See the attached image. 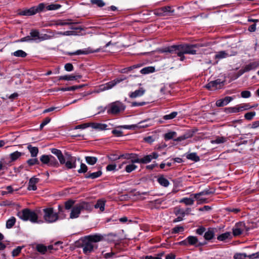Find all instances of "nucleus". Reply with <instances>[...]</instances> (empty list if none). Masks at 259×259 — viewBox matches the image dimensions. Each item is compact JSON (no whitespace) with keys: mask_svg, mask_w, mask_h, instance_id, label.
<instances>
[{"mask_svg":"<svg viewBox=\"0 0 259 259\" xmlns=\"http://www.w3.org/2000/svg\"><path fill=\"white\" fill-rule=\"evenodd\" d=\"M163 52L176 54L178 56L180 57V60L183 61L185 58L184 54H194V46L189 45H174L166 48Z\"/></svg>","mask_w":259,"mask_h":259,"instance_id":"nucleus-1","label":"nucleus"},{"mask_svg":"<svg viewBox=\"0 0 259 259\" xmlns=\"http://www.w3.org/2000/svg\"><path fill=\"white\" fill-rule=\"evenodd\" d=\"M17 215L20 219L25 221H29L31 223L38 224L42 223V221L38 220L37 212L29 209H24L18 212Z\"/></svg>","mask_w":259,"mask_h":259,"instance_id":"nucleus-2","label":"nucleus"},{"mask_svg":"<svg viewBox=\"0 0 259 259\" xmlns=\"http://www.w3.org/2000/svg\"><path fill=\"white\" fill-rule=\"evenodd\" d=\"M92 208V205L89 202H81L76 204L71 209L70 218L72 219H76L79 217L81 211L85 210L90 211Z\"/></svg>","mask_w":259,"mask_h":259,"instance_id":"nucleus-3","label":"nucleus"},{"mask_svg":"<svg viewBox=\"0 0 259 259\" xmlns=\"http://www.w3.org/2000/svg\"><path fill=\"white\" fill-rule=\"evenodd\" d=\"M46 33H40L37 29H32L30 32L32 41L40 42L50 39L55 36L54 33L50 30H46Z\"/></svg>","mask_w":259,"mask_h":259,"instance_id":"nucleus-4","label":"nucleus"},{"mask_svg":"<svg viewBox=\"0 0 259 259\" xmlns=\"http://www.w3.org/2000/svg\"><path fill=\"white\" fill-rule=\"evenodd\" d=\"M42 211L44 221L47 223H54L59 219L58 213L54 211L52 207L45 208Z\"/></svg>","mask_w":259,"mask_h":259,"instance_id":"nucleus-5","label":"nucleus"},{"mask_svg":"<svg viewBox=\"0 0 259 259\" xmlns=\"http://www.w3.org/2000/svg\"><path fill=\"white\" fill-rule=\"evenodd\" d=\"M106 109L108 114L117 115L125 110V106L122 102L117 101L109 104Z\"/></svg>","mask_w":259,"mask_h":259,"instance_id":"nucleus-6","label":"nucleus"},{"mask_svg":"<svg viewBox=\"0 0 259 259\" xmlns=\"http://www.w3.org/2000/svg\"><path fill=\"white\" fill-rule=\"evenodd\" d=\"M125 79V77H119L115 78V79L111 80L105 84L100 85L97 89L94 91V93H99L111 89L115 87L117 84L121 82Z\"/></svg>","mask_w":259,"mask_h":259,"instance_id":"nucleus-7","label":"nucleus"},{"mask_svg":"<svg viewBox=\"0 0 259 259\" xmlns=\"http://www.w3.org/2000/svg\"><path fill=\"white\" fill-rule=\"evenodd\" d=\"M189 212L190 209L188 208H182L179 207H176L174 209V213L177 218L174 220L173 222L177 223L182 221L185 215L188 214Z\"/></svg>","mask_w":259,"mask_h":259,"instance_id":"nucleus-8","label":"nucleus"},{"mask_svg":"<svg viewBox=\"0 0 259 259\" xmlns=\"http://www.w3.org/2000/svg\"><path fill=\"white\" fill-rule=\"evenodd\" d=\"M81 247L82 248L83 253L86 254L93 251L94 248H97V246L96 244H94L93 242H91L85 237L84 239Z\"/></svg>","mask_w":259,"mask_h":259,"instance_id":"nucleus-9","label":"nucleus"},{"mask_svg":"<svg viewBox=\"0 0 259 259\" xmlns=\"http://www.w3.org/2000/svg\"><path fill=\"white\" fill-rule=\"evenodd\" d=\"M211 193L209 190H204L200 193L195 194V200L198 204L207 203L208 202V200L206 196Z\"/></svg>","mask_w":259,"mask_h":259,"instance_id":"nucleus-10","label":"nucleus"},{"mask_svg":"<svg viewBox=\"0 0 259 259\" xmlns=\"http://www.w3.org/2000/svg\"><path fill=\"white\" fill-rule=\"evenodd\" d=\"M174 12L170 6H165L155 10L154 14L159 16H165L169 15L170 13Z\"/></svg>","mask_w":259,"mask_h":259,"instance_id":"nucleus-11","label":"nucleus"},{"mask_svg":"<svg viewBox=\"0 0 259 259\" xmlns=\"http://www.w3.org/2000/svg\"><path fill=\"white\" fill-rule=\"evenodd\" d=\"M245 224L243 222H240L236 224L235 227L233 229V234L235 236L241 235L245 230Z\"/></svg>","mask_w":259,"mask_h":259,"instance_id":"nucleus-12","label":"nucleus"},{"mask_svg":"<svg viewBox=\"0 0 259 259\" xmlns=\"http://www.w3.org/2000/svg\"><path fill=\"white\" fill-rule=\"evenodd\" d=\"M224 85L223 82L220 79H217L209 82L206 87L211 90H215L221 88Z\"/></svg>","mask_w":259,"mask_h":259,"instance_id":"nucleus-13","label":"nucleus"},{"mask_svg":"<svg viewBox=\"0 0 259 259\" xmlns=\"http://www.w3.org/2000/svg\"><path fill=\"white\" fill-rule=\"evenodd\" d=\"M158 157V154L156 152H152L149 155H146L143 158H140V163H149L153 159H156Z\"/></svg>","mask_w":259,"mask_h":259,"instance_id":"nucleus-14","label":"nucleus"},{"mask_svg":"<svg viewBox=\"0 0 259 259\" xmlns=\"http://www.w3.org/2000/svg\"><path fill=\"white\" fill-rule=\"evenodd\" d=\"M234 98L233 97L227 96L223 99L217 100L216 101L215 105L217 107H223L227 105Z\"/></svg>","mask_w":259,"mask_h":259,"instance_id":"nucleus-15","label":"nucleus"},{"mask_svg":"<svg viewBox=\"0 0 259 259\" xmlns=\"http://www.w3.org/2000/svg\"><path fill=\"white\" fill-rule=\"evenodd\" d=\"M235 55V54H229L228 53H227L225 51H222L217 52L214 58L215 60H217V63H218L220 60H221V59H223L224 58H226L227 57H229L232 55Z\"/></svg>","mask_w":259,"mask_h":259,"instance_id":"nucleus-16","label":"nucleus"},{"mask_svg":"<svg viewBox=\"0 0 259 259\" xmlns=\"http://www.w3.org/2000/svg\"><path fill=\"white\" fill-rule=\"evenodd\" d=\"M39 179L38 178L35 177L31 178L29 181L28 190L35 191L37 189V187L36 186V184L38 183Z\"/></svg>","mask_w":259,"mask_h":259,"instance_id":"nucleus-17","label":"nucleus"},{"mask_svg":"<svg viewBox=\"0 0 259 259\" xmlns=\"http://www.w3.org/2000/svg\"><path fill=\"white\" fill-rule=\"evenodd\" d=\"M259 66V61L250 62L243 67L247 72L256 69Z\"/></svg>","mask_w":259,"mask_h":259,"instance_id":"nucleus-18","label":"nucleus"},{"mask_svg":"<svg viewBox=\"0 0 259 259\" xmlns=\"http://www.w3.org/2000/svg\"><path fill=\"white\" fill-rule=\"evenodd\" d=\"M145 93V90L141 88L134 92H131L129 94L131 98H136L142 96Z\"/></svg>","mask_w":259,"mask_h":259,"instance_id":"nucleus-19","label":"nucleus"},{"mask_svg":"<svg viewBox=\"0 0 259 259\" xmlns=\"http://www.w3.org/2000/svg\"><path fill=\"white\" fill-rule=\"evenodd\" d=\"M178 244L180 245H192L194 244V236H190L184 240L177 243Z\"/></svg>","mask_w":259,"mask_h":259,"instance_id":"nucleus-20","label":"nucleus"},{"mask_svg":"<svg viewBox=\"0 0 259 259\" xmlns=\"http://www.w3.org/2000/svg\"><path fill=\"white\" fill-rule=\"evenodd\" d=\"M35 7H32L28 9H26L21 11L19 13L20 15L23 16H32L37 13Z\"/></svg>","mask_w":259,"mask_h":259,"instance_id":"nucleus-21","label":"nucleus"},{"mask_svg":"<svg viewBox=\"0 0 259 259\" xmlns=\"http://www.w3.org/2000/svg\"><path fill=\"white\" fill-rule=\"evenodd\" d=\"M35 7H32L28 9H26L21 11L19 13L20 15L23 16H32L37 13Z\"/></svg>","mask_w":259,"mask_h":259,"instance_id":"nucleus-22","label":"nucleus"},{"mask_svg":"<svg viewBox=\"0 0 259 259\" xmlns=\"http://www.w3.org/2000/svg\"><path fill=\"white\" fill-rule=\"evenodd\" d=\"M87 239H88L91 242H93L94 244L95 243L99 242L101 241L103 239V236L99 234H95L94 235H90L85 237Z\"/></svg>","mask_w":259,"mask_h":259,"instance_id":"nucleus-23","label":"nucleus"},{"mask_svg":"<svg viewBox=\"0 0 259 259\" xmlns=\"http://www.w3.org/2000/svg\"><path fill=\"white\" fill-rule=\"evenodd\" d=\"M66 167L68 169L74 168L76 167V158L75 157L70 156L68 160L64 163Z\"/></svg>","mask_w":259,"mask_h":259,"instance_id":"nucleus-24","label":"nucleus"},{"mask_svg":"<svg viewBox=\"0 0 259 259\" xmlns=\"http://www.w3.org/2000/svg\"><path fill=\"white\" fill-rule=\"evenodd\" d=\"M81 75H62L59 77V80H77L78 79H80L81 78Z\"/></svg>","mask_w":259,"mask_h":259,"instance_id":"nucleus-25","label":"nucleus"},{"mask_svg":"<svg viewBox=\"0 0 259 259\" xmlns=\"http://www.w3.org/2000/svg\"><path fill=\"white\" fill-rule=\"evenodd\" d=\"M214 236V229L212 228H208L204 235V238L206 240H211Z\"/></svg>","mask_w":259,"mask_h":259,"instance_id":"nucleus-26","label":"nucleus"},{"mask_svg":"<svg viewBox=\"0 0 259 259\" xmlns=\"http://www.w3.org/2000/svg\"><path fill=\"white\" fill-rule=\"evenodd\" d=\"M91 53L88 49H85L84 50H78L75 52H69L68 55L70 56L72 55H87Z\"/></svg>","mask_w":259,"mask_h":259,"instance_id":"nucleus-27","label":"nucleus"},{"mask_svg":"<svg viewBox=\"0 0 259 259\" xmlns=\"http://www.w3.org/2000/svg\"><path fill=\"white\" fill-rule=\"evenodd\" d=\"M157 182L160 185L165 187H168L169 185L168 180L163 176H159L157 179Z\"/></svg>","mask_w":259,"mask_h":259,"instance_id":"nucleus-28","label":"nucleus"},{"mask_svg":"<svg viewBox=\"0 0 259 259\" xmlns=\"http://www.w3.org/2000/svg\"><path fill=\"white\" fill-rule=\"evenodd\" d=\"M112 156V155L108 156L109 159L111 161L116 160L120 158H124L125 159L130 160L131 153L123 154L119 155V156H116L115 158H112L111 157Z\"/></svg>","mask_w":259,"mask_h":259,"instance_id":"nucleus-29","label":"nucleus"},{"mask_svg":"<svg viewBox=\"0 0 259 259\" xmlns=\"http://www.w3.org/2000/svg\"><path fill=\"white\" fill-rule=\"evenodd\" d=\"M227 138L224 137H217L214 139L211 140L210 142L213 144H220L226 142Z\"/></svg>","mask_w":259,"mask_h":259,"instance_id":"nucleus-30","label":"nucleus"},{"mask_svg":"<svg viewBox=\"0 0 259 259\" xmlns=\"http://www.w3.org/2000/svg\"><path fill=\"white\" fill-rule=\"evenodd\" d=\"M27 149L30 153L31 156L36 157L38 153V149L36 147H33L31 145H28Z\"/></svg>","mask_w":259,"mask_h":259,"instance_id":"nucleus-31","label":"nucleus"},{"mask_svg":"<svg viewBox=\"0 0 259 259\" xmlns=\"http://www.w3.org/2000/svg\"><path fill=\"white\" fill-rule=\"evenodd\" d=\"M91 126L92 128L98 130H105L107 127L106 124L101 123H92Z\"/></svg>","mask_w":259,"mask_h":259,"instance_id":"nucleus-32","label":"nucleus"},{"mask_svg":"<svg viewBox=\"0 0 259 259\" xmlns=\"http://www.w3.org/2000/svg\"><path fill=\"white\" fill-rule=\"evenodd\" d=\"M232 235L231 233L229 232H226L219 235L217 237L218 240L221 241H225L228 239H231Z\"/></svg>","mask_w":259,"mask_h":259,"instance_id":"nucleus-33","label":"nucleus"},{"mask_svg":"<svg viewBox=\"0 0 259 259\" xmlns=\"http://www.w3.org/2000/svg\"><path fill=\"white\" fill-rule=\"evenodd\" d=\"M16 221V220L15 217H11L6 222V228L7 229L12 228L15 224Z\"/></svg>","mask_w":259,"mask_h":259,"instance_id":"nucleus-34","label":"nucleus"},{"mask_svg":"<svg viewBox=\"0 0 259 259\" xmlns=\"http://www.w3.org/2000/svg\"><path fill=\"white\" fill-rule=\"evenodd\" d=\"M102 175V171L101 170H99L97 172H94L92 173H90L89 174L85 176V178L89 179L91 178L92 179H94L100 177Z\"/></svg>","mask_w":259,"mask_h":259,"instance_id":"nucleus-35","label":"nucleus"},{"mask_svg":"<svg viewBox=\"0 0 259 259\" xmlns=\"http://www.w3.org/2000/svg\"><path fill=\"white\" fill-rule=\"evenodd\" d=\"M178 112L174 111V112L170 113L169 114H166V115L163 116L162 118L165 120H171V119H172L175 118V117H176V116L178 115Z\"/></svg>","mask_w":259,"mask_h":259,"instance_id":"nucleus-36","label":"nucleus"},{"mask_svg":"<svg viewBox=\"0 0 259 259\" xmlns=\"http://www.w3.org/2000/svg\"><path fill=\"white\" fill-rule=\"evenodd\" d=\"M50 161L49 163V166L58 167L59 166V162L57 159L52 155H50Z\"/></svg>","mask_w":259,"mask_h":259,"instance_id":"nucleus-37","label":"nucleus"},{"mask_svg":"<svg viewBox=\"0 0 259 259\" xmlns=\"http://www.w3.org/2000/svg\"><path fill=\"white\" fill-rule=\"evenodd\" d=\"M128 163L131 162L133 163L140 162V158H138V156L135 153H131L130 160L128 161Z\"/></svg>","mask_w":259,"mask_h":259,"instance_id":"nucleus-38","label":"nucleus"},{"mask_svg":"<svg viewBox=\"0 0 259 259\" xmlns=\"http://www.w3.org/2000/svg\"><path fill=\"white\" fill-rule=\"evenodd\" d=\"M137 168V166L135 165L134 163L130 162L129 164H127L125 167V170L127 173H130L134 171Z\"/></svg>","mask_w":259,"mask_h":259,"instance_id":"nucleus-39","label":"nucleus"},{"mask_svg":"<svg viewBox=\"0 0 259 259\" xmlns=\"http://www.w3.org/2000/svg\"><path fill=\"white\" fill-rule=\"evenodd\" d=\"M95 208H99L101 211H103L105 209V201L103 200H99L95 205Z\"/></svg>","mask_w":259,"mask_h":259,"instance_id":"nucleus-40","label":"nucleus"},{"mask_svg":"<svg viewBox=\"0 0 259 259\" xmlns=\"http://www.w3.org/2000/svg\"><path fill=\"white\" fill-rule=\"evenodd\" d=\"M155 71V68L152 66H149L144 67L140 71L141 73L143 74H148L150 73L154 72Z\"/></svg>","mask_w":259,"mask_h":259,"instance_id":"nucleus-41","label":"nucleus"},{"mask_svg":"<svg viewBox=\"0 0 259 259\" xmlns=\"http://www.w3.org/2000/svg\"><path fill=\"white\" fill-rule=\"evenodd\" d=\"M36 248L37 251L42 254H45L47 251V247L41 244H37Z\"/></svg>","mask_w":259,"mask_h":259,"instance_id":"nucleus-42","label":"nucleus"},{"mask_svg":"<svg viewBox=\"0 0 259 259\" xmlns=\"http://www.w3.org/2000/svg\"><path fill=\"white\" fill-rule=\"evenodd\" d=\"M61 5L58 4H51L46 6V9L48 11L56 10L60 9Z\"/></svg>","mask_w":259,"mask_h":259,"instance_id":"nucleus-43","label":"nucleus"},{"mask_svg":"<svg viewBox=\"0 0 259 259\" xmlns=\"http://www.w3.org/2000/svg\"><path fill=\"white\" fill-rule=\"evenodd\" d=\"M22 155V153L19 151H15L10 155L12 161H15Z\"/></svg>","mask_w":259,"mask_h":259,"instance_id":"nucleus-44","label":"nucleus"},{"mask_svg":"<svg viewBox=\"0 0 259 259\" xmlns=\"http://www.w3.org/2000/svg\"><path fill=\"white\" fill-rule=\"evenodd\" d=\"M177 133L175 132H169L164 134V138L165 140H169L175 138Z\"/></svg>","mask_w":259,"mask_h":259,"instance_id":"nucleus-45","label":"nucleus"},{"mask_svg":"<svg viewBox=\"0 0 259 259\" xmlns=\"http://www.w3.org/2000/svg\"><path fill=\"white\" fill-rule=\"evenodd\" d=\"M86 162L90 165L95 164L97 161V158L93 156H86L85 157Z\"/></svg>","mask_w":259,"mask_h":259,"instance_id":"nucleus-46","label":"nucleus"},{"mask_svg":"<svg viewBox=\"0 0 259 259\" xmlns=\"http://www.w3.org/2000/svg\"><path fill=\"white\" fill-rule=\"evenodd\" d=\"M50 155H42L40 157V160L42 163L47 164L48 165L50 160Z\"/></svg>","mask_w":259,"mask_h":259,"instance_id":"nucleus-47","label":"nucleus"},{"mask_svg":"<svg viewBox=\"0 0 259 259\" xmlns=\"http://www.w3.org/2000/svg\"><path fill=\"white\" fill-rule=\"evenodd\" d=\"M13 55L18 57L24 58L27 56V54L23 50H19L14 52Z\"/></svg>","mask_w":259,"mask_h":259,"instance_id":"nucleus-48","label":"nucleus"},{"mask_svg":"<svg viewBox=\"0 0 259 259\" xmlns=\"http://www.w3.org/2000/svg\"><path fill=\"white\" fill-rule=\"evenodd\" d=\"M184 231V228L183 226H177L171 230L172 234H177L183 232Z\"/></svg>","mask_w":259,"mask_h":259,"instance_id":"nucleus-49","label":"nucleus"},{"mask_svg":"<svg viewBox=\"0 0 259 259\" xmlns=\"http://www.w3.org/2000/svg\"><path fill=\"white\" fill-rule=\"evenodd\" d=\"M91 2L93 5H96L99 7H103L105 5V3L103 0H91Z\"/></svg>","mask_w":259,"mask_h":259,"instance_id":"nucleus-50","label":"nucleus"},{"mask_svg":"<svg viewBox=\"0 0 259 259\" xmlns=\"http://www.w3.org/2000/svg\"><path fill=\"white\" fill-rule=\"evenodd\" d=\"M256 115V113L254 111L247 112L245 114L244 118L248 120H251Z\"/></svg>","mask_w":259,"mask_h":259,"instance_id":"nucleus-51","label":"nucleus"},{"mask_svg":"<svg viewBox=\"0 0 259 259\" xmlns=\"http://www.w3.org/2000/svg\"><path fill=\"white\" fill-rule=\"evenodd\" d=\"M27 163L29 166H32L35 164H39V161L36 158L29 159L27 161Z\"/></svg>","mask_w":259,"mask_h":259,"instance_id":"nucleus-52","label":"nucleus"},{"mask_svg":"<svg viewBox=\"0 0 259 259\" xmlns=\"http://www.w3.org/2000/svg\"><path fill=\"white\" fill-rule=\"evenodd\" d=\"M226 111L228 113H230L239 112L237 105L234 107H229L226 109Z\"/></svg>","mask_w":259,"mask_h":259,"instance_id":"nucleus-53","label":"nucleus"},{"mask_svg":"<svg viewBox=\"0 0 259 259\" xmlns=\"http://www.w3.org/2000/svg\"><path fill=\"white\" fill-rule=\"evenodd\" d=\"M87 166L85 164L81 163L80 164V168L78 170V172L79 173H85L87 171Z\"/></svg>","mask_w":259,"mask_h":259,"instance_id":"nucleus-54","label":"nucleus"},{"mask_svg":"<svg viewBox=\"0 0 259 259\" xmlns=\"http://www.w3.org/2000/svg\"><path fill=\"white\" fill-rule=\"evenodd\" d=\"M46 5L44 3H40L39 4L37 7H35L36 10L37 11V13L40 12L46 8Z\"/></svg>","mask_w":259,"mask_h":259,"instance_id":"nucleus-55","label":"nucleus"},{"mask_svg":"<svg viewBox=\"0 0 259 259\" xmlns=\"http://www.w3.org/2000/svg\"><path fill=\"white\" fill-rule=\"evenodd\" d=\"M22 247L21 246H18L17 248L14 249L12 251V255L13 257L17 256L21 252Z\"/></svg>","mask_w":259,"mask_h":259,"instance_id":"nucleus-56","label":"nucleus"},{"mask_svg":"<svg viewBox=\"0 0 259 259\" xmlns=\"http://www.w3.org/2000/svg\"><path fill=\"white\" fill-rule=\"evenodd\" d=\"M72 23L69 22L68 21L66 20H59L56 22L57 25H71Z\"/></svg>","mask_w":259,"mask_h":259,"instance_id":"nucleus-57","label":"nucleus"},{"mask_svg":"<svg viewBox=\"0 0 259 259\" xmlns=\"http://www.w3.org/2000/svg\"><path fill=\"white\" fill-rule=\"evenodd\" d=\"M246 257L247 255L245 253H236L234 256L235 259H246Z\"/></svg>","mask_w":259,"mask_h":259,"instance_id":"nucleus-58","label":"nucleus"},{"mask_svg":"<svg viewBox=\"0 0 259 259\" xmlns=\"http://www.w3.org/2000/svg\"><path fill=\"white\" fill-rule=\"evenodd\" d=\"M51 119L49 117L46 118L40 124V129L42 130L43 127L51 121Z\"/></svg>","mask_w":259,"mask_h":259,"instance_id":"nucleus-59","label":"nucleus"},{"mask_svg":"<svg viewBox=\"0 0 259 259\" xmlns=\"http://www.w3.org/2000/svg\"><path fill=\"white\" fill-rule=\"evenodd\" d=\"M181 202H184L187 205L192 204L193 203V200L192 199L184 198L182 199L181 201Z\"/></svg>","mask_w":259,"mask_h":259,"instance_id":"nucleus-60","label":"nucleus"},{"mask_svg":"<svg viewBox=\"0 0 259 259\" xmlns=\"http://www.w3.org/2000/svg\"><path fill=\"white\" fill-rule=\"evenodd\" d=\"M74 202L73 200H69L66 201L65 203V207L66 209H70L73 205L74 204Z\"/></svg>","mask_w":259,"mask_h":259,"instance_id":"nucleus-61","label":"nucleus"},{"mask_svg":"<svg viewBox=\"0 0 259 259\" xmlns=\"http://www.w3.org/2000/svg\"><path fill=\"white\" fill-rule=\"evenodd\" d=\"M241 96L243 98H248L251 96V93L248 91H244L241 93Z\"/></svg>","mask_w":259,"mask_h":259,"instance_id":"nucleus-62","label":"nucleus"},{"mask_svg":"<svg viewBox=\"0 0 259 259\" xmlns=\"http://www.w3.org/2000/svg\"><path fill=\"white\" fill-rule=\"evenodd\" d=\"M245 72H246L245 71L244 67L243 66L241 69L239 70V71L235 74V76L234 77V79L238 78L239 76L242 75L243 74H244Z\"/></svg>","mask_w":259,"mask_h":259,"instance_id":"nucleus-63","label":"nucleus"},{"mask_svg":"<svg viewBox=\"0 0 259 259\" xmlns=\"http://www.w3.org/2000/svg\"><path fill=\"white\" fill-rule=\"evenodd\" d=\"M51 152L55 155L57 157L62 154L61 150L55 148H52L51 149Z\"/></svg>","mask_w":259,"mask_h":259,"instance_id":"nucleus-64","label":"nucleus"}]
</instances>
